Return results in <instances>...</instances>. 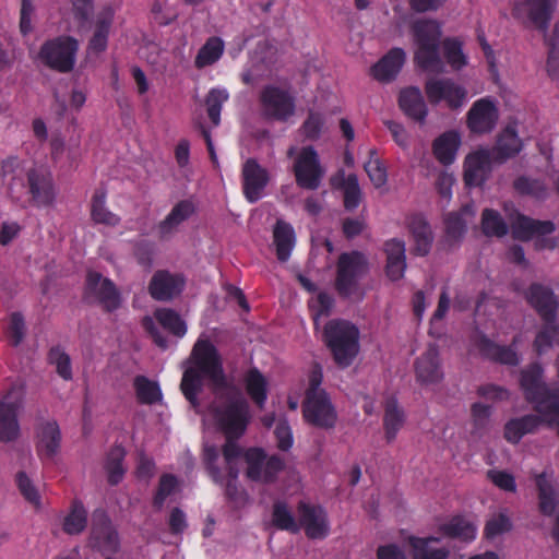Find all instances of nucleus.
Segmentation results:
<instances>
[{
    "label": "nucleus",
    "instance_id": "nucleus-28",
    "mask_svg": "<svg viewBox=\"0 0 559 559\" xmlns=\"http://www.w3.org/2000/svg\"><path fill=\"white\" fill-rule=\"evenodd\" d=\"M399 105L402 111L416 122L424 123L428 115V108L420 90L409 86L400 92Z\"/></svg>",
    "mask_w": 559,
    "mask_h": 559
},
{
    "label": "nucleus",
    "instance_id": "nucleus-60",
    "mask_svg": "<svg viewBox=\"0 0 559 559\" xmlns=\"http://www.w3.org/2000/svg\"><path fill=\"white\" fill-rule=\"evenodd\" d=\"M16 486L24 497V499L34 504L35 507L40 506V496L38 493L37 488L34 486L33 481L26 475L25 472H19L15 477Z\"/></svg>",
    "mask_w": 559,
    "mask_h": 559
},
{
    "label": "nucleus",
    "instance_id": "nucleus-19",
    "mask_svg": "<svg viewBox=\"0 0 559 559\" xmlns=\"http://www.w3.org/2000/svg\"><path fill=\"white\" fill-rule=\"evenodd\" d=\"M270 181L266 168L262 167L255 158H248L241 169L242 193L249 203L258 202L264 193Z\"/></svg>",
    "mask_w": 559,
    "mask_h": 559
},
{
    "label": "nucleus",
    "instance_id": "nucleus-33",
    "mask_svg": "<svg viewBox=\"0 0 559 559\" xmlns=\"http://www.w3.org/2000/svg\"><path fill=\"white\" fill-rule=\"evenodd\" d=\"M440 538L435 536L417 537L409 536L407 543L411 547L412 559H447L450 550L445 547L431 548L430 543H439Z\"/></svg>",
    "mask_w": 559,
    "mask_h": 559
},
{
    "label": "nucleus",
    "instance_id": "nucleus-17",
    "mask_svg": "<svg viewBox=\"0 0 559 559\" xmlns=\"http://www.w3.org/2000/svg\"><path fill=\"white\" fill-rule=\"evenodd\" d=\"M499 119V109L491 97H483L473 103L466 115V126L474 134L490 133Z\"/></svg>",
    "mask_w": 559,
    "mask_h": 559
},
{
    "label": "nucleus",
    "instance_id": "nucleus-39",
    "mask_svg": "<svg viewBox=\"0 0 559 559\" xmlns=\"http://www.w3.org/2000/svg\"><path fill=\"white\" fill-rule=\"evenodd\" d=\"M478 349L481 356L497 362L515 366L519 364L516 352L510 346H501L486 336H481L478 342Z\"/></svg>",
    "mask_w": 559,
    "mask_h": 559
},
{
    "label": "nucleus",
    "instance_id": "nucleus-16",
    "mask_svg": "<svg viewBox=\"0 0 559 559\" xmlns=\"http://www.w3.org/2000/svg\"><path fill=\"white\" fill-rule=\"evenodd\" d=\"M297 511L299 530L304 528L309 539H324L330 534V522L323 507L299 501Z\"/></svg>",
    "mask_w": 559,
    "mask_h": 559
},
{
    "label": "nucleus",
    "instance_id": "nucleus-38",
    "mask_svg": "<svg viewBox=\"0 0 559 559\" xmlns=\"http://www.w3.org/2000/svg\"><path fill=\"white\" fill-rule=\"evenodd\" d=\"M225 51V43L218 36L209 37L194 58V67L202 70L219 61Z\"/></svg>",
    "mask_w": 559,
    "mask_h": 559
},
{
    "label": "nucleus",
    "instance_id": "nucleus-31",
    "mask_svg": "<svg viewBox=\"0 0 559 559\" xmlns=\"http://www.w3.org/2000/svg\"><path fill=\"white\" fill-rule=\"evenodd\" d=\"M114 21L111 8H104L96 16L93 36L88 41V49L92 52L100 53L106 50L108 36Z\"/></svg>",
    "mask_w": 559,
    "mask_h": 559
},
{
    "label": "nucleus",
    "instance_id": "nucleus-63",
    "mask_svg": "<svg viewBox=\"0 0 559 559\" xmlns=\"http://www.w3.org/2000/svg\"><path fill=\"white\" fill-rule=\"evenodd\" d=\"M511 528L512 523L509 516L503 513H500L497 516H493L492 519L487 521L484 533L487 538H493L498 535L511 531Z\"/></svg>",
    "mask_w": 559,
    "mask_h": 559
},
{
    "label": "nucleus",
    "instance_id": "nucleus-56",
    "mask_svg": "<svg viewBox=\"0 0 559 559\" xmlns=\"http://www.w3.org/2000/svg\"><path fill=\"white\" fill-rule=\"evenodd\" d=\"M178 487V479L173 474H163L159 477L156 492L153 497V507L156 510H162L166 499L175 492Z\"/></svg>",
    "mask_w": 559,
    "mask_h": 559
},
{
    "label": "nucleus",
    "instance_id": "nucleus-46",
    "mask_svg": "<svg viewBox=\"0 0 559 559\" xmlns=\"http://www.w3.org/2000/svg\"><path fill=\"white\" fill-rule=\"evenodd\" d=\"M472 206L464 205L459 212H450L445 214L443 223L445 235L449 240L459 241L466 233V221L464 215L472 214Z\"/></svg>",
    "mask_w": 559,
    "mask_h": 559
},
{
    "label": "nucleus",
    "instance_id": "nucleus-9",
    "mask_svg": "<svg viewBox=\"0 0 559 559\" xmlns=\"http://www.w3.org/2000/svg\"><path fill=\"white\" fill-rule=\"evenodd\" d=\"M79 43L71 36L47 40L40 48L39 58L45 66L61 73L70 72L75 63Z\"/></svg>",
    "mask_w": 559,
    "mask_h": 559
},
{
    "label": "nucleus",
    "instance_id": "nucleus-58",
    "mask_svg": "<svg viewBox=\"0 0 559 559\" xmlns=\"http://www.w3.org/2000/svg\"><path fill=\"white\" fill-rule=\"evenodd\" d=\"M369 154V160L365 163L364 168L373 186L381 188L388 180L386 169L383 164L374 157L377 155L376 150H370Z\"/></svg>",
    "mask_w": 559,
    "mask_h": 559
},
{
    "label": "nucleus",
    "instance_id": "nucleus-48",
    "mask_svg": "<svg viewBox=\"0 0 559 559\" xmlns=\"http://www.w3.org/2000/svg\"><path fill=\"white\" fill-rule=\"evenodd\" d=\"M126 451L121 445L112 447L106 457L105 469L108 474V483L112 486L118 485L124 474L123 460Z\"/></svg>",
    "mask_w": 559,
    "mask_h": 559
},
{
    "label": "nucleus",
    "instance_id": "nucleus-42",
    "mask_svg": "<svg viewBox=\"0 0 559 559\" xmlns=\"http://www.w3.org/2000/svg\"><path fill=\"white\" fill-rule=\"evenodd\" d=\"M438 531L445 537L459 538L464 542H471L476 536V528L463 516H454L449 522L439 526Z\"/></svg>",
    "mask_w": 559,
    "mask_h": 559
},
{
    "label": "nucleus",
    "instance_id": "nucleus-50",
    "mask_svg": "<svg viewBox=\"0 0 559 559\" xmlns=\"http://www.w3.org/2000/svg\"><path fill=\"white\" fill-rule=\"evenodd\" d=\"M513 188L519 194L536 200H545L548 197V187L540 179L520 176L514 180Z\"/></svg>",
    "mask_w": 559,
    "mask_h": 559
},
{
    "label": "nucleus",
    "instance_id": "nucleus-59",
    "mask_svg": "<svg viewBox=\"0 0 559 559\" xmlns=\"http://www.w3.org/2000/svg\"><path fill=\"white\" fill-rule=\"evenodd\" d=\"M219 451L215 445H206L203 451V461L205 468L215 484L222 485L224 483V474L217 465Z\"/></svg>",
    "mask_w": 559,
    "mask_h": 559
},
{
    "label": "nucleus",
    "instance_id": "nucleus-23",
    "mask_svg": "<svg viewBox=\"0 0 559 559\" xmlns=\"http://www.w3.org/2000/svg\"><path fill=\"white\" fill-rule=\"evenodd\" d=\"M61 430L56 420L43 423L37 430L36 452L43 461H52L61 448Z\"/></svg>",
    "mask_w": 559,
    "mask_h": 559
},
{
    "label": "nucleus",
    "instance_id": "nucleus-27",
    "mask_svg": "<svg viewBox=\"0 0 559 559\" xmlns=\"http://www.w3.org/2000/svg\"><path fill=\"white\" fill-rule=\"evenodd\" d=\"M512 236L514 239L527 241L534 236L550 235L555 230V224L551 221H538L523 214H518L511 224Z\"/></svg>",
    "mask_w": 559,
    "mask_h": 559
},
{
    "label": "nucleus",
    "instance_id": "nucleus-24",
    "mask_svg": "<svg viewBox=\"0 0 559 559\" xmlns=\"http://www.w3.org/2000/svg\"><path fill=\"white\" fill-rule=\"evenodd\" d=\"M405 59L406 55L402 48H392L370 68V75L380 83H390L401 72Z\"/></svg>",
    "mask_w": 559,
    "mask_h": 559
},
{
    "label": "nucleus",
    "instance_id": "nucleus-64",
    "mask_svg": "<svg viewBox=\"0 0 559 559\" xmlns=\"http://www.w3.org/2000/svg\"><path fill=\"white\" fill-rule=\"evenodd\" d=\"M487 477L501 490L508 492H515L516 490L514 476L506 471L489 469L487 472Z\"/></svg>",
    "mask_w": 559,
    "mask_h": 559
},
{
    "label": "nucleus",
    "instance_id": "nucleus-20",
    "mask_svg": "<svg viewBox=\"0 0 559 559\" xmlns=\"http://www.w3.org/2000/svg\"><path fill=\"white\" fill-rule=\"evenodd\" d=\"M525 298L543 321L557 318L559 302L551 288L539 283H533L527 288Z\"/></svg>",
    "mask_w": 559,
    "mask_h": 559
},
{
    "label": "nucleus",
    "instance_id": "nucleus-26",
    "mask_svg": "<svg viewBox=\"0 0 559 559\" xmlns=\"http://www.w3.org/2000/svg\"><path fill=\"white\" fill-rule=\"evenodd\" d=\"M523 148L522 140L519 138L514 127L507 126L497 136L496 144L491 150L493 162L504 163L518 155Z\"/></svg>",
    "mask_w": 559,
    "mask_h": 559
},
{
    "label": "nucleus",
    "instance_id": "nucleus-6",
    "mask_svg": "<svg viewBox=\"0 0 559 559\" xmlns=\"http://www.w3.org/2000/svg\"><path fill=\"white\" fill-rule=\"evenodd\" d=\"M259 104L262 116L271 121L287 122L296 112L294 94L274 84H267L260 91Z\"/></svg>",
    "mask_w": 559,
    "mask_h": 559
},
{
    "label": "nucleus",
    "instance_id": "nucleus-45",
    "mask_svg": "<svg viewBox=\"0 0 559 559\" xmlns=\"http://www.w3.org/2000/svg\"><path fill=\"white\" fill-rule=\"evenodd\" d=\"M138 402L144 405L158 403L162 397V391L157 382L150 380L145 376H136L133 381Z\"/></svg>",
    "mask_w": 559,
    "mask_h": 559
},
{
    "label": "nucleus",
    "instance_id": "nucleus-4",
    "mask_svg": "<svg viewBox=\"0 0 559 559\" xmlns=\"http://www.w3.org/2000/svg\"><path fill=\"white\" fill-rule=\"evenodd\" d=\"M369 262L367 257L358 251L343 252L336 261L335 289L337 294L347 298L352 296L359 286V281L367 275Z\"/></svg>",
    "mask_w": 559,
    "mask_h": 559
},
{
    "label": "nucleus",
    "instance_id": "nucleus-52",
    "mask_svg": "<svg viewBox=\"0 0 559 559\" xmlns=\"http://www.w3.org/2000/svg\"><path fill=\"white\" fill-rule=\"evenodd\" d=\"M340 188L343 190L344 209L348 212L355 211L361 202V190L357 176L349 174L343 178Z\"/></svg>",
    "mask_w": 559,
    "mask_h": 559
},
{
    "label": "nucleus",
    "instance_id": "nucleus-11",
    "mask_svg": "<svg viewBox=\"0 0 559 559\" xmlns=\"http://www.w3.org/2000/svg\"><path fill=\"white\" fill-rule=\"evenodd\" d=\"M425 93L431 105L443 102L451 110L460 109L467 98V90L450 78L428 79L425 83Z\"/></svg>",
    "mask_w": 559,
    "mask_h": 559
},
{
    "label": "nucleus",
    "instance_id": "nucleus-44",
    "mask_svg": "<svg viewBox=\"0 0 559 559\" xmlns=\"http://www.w3.org/2000/svg\"><path fill=\"white\" fill-rule=\"evenodd\" d=\"M534 409L545 417L559 418V388L547 386L532 402Z\"/></svg>",
    "mask_w": 559,
    "mask_h": 559
},
{
    "label": "nucleus",
    "instance_id": "nucleus-30",
    "mask_svg": "<svg viewBox=\"0 0 559 559\" xmlns=\"http://www.w3.org/2000/svg\"><path fill=\"white\" fill-rule=\"evenodd\" d=\"M406 416L404 409L399 405L394 395H390L384 401L383 429L386 442L395 440L399 431L405 423Z\"/></svg>",
    "mask_w": 559,
    "mask_h": 559
},
{
    "label": "nucleus",
    "instance_id": "nucleus-7",
    "mask_svg": "<svg viewBox=\"0 0 559 559\" xmlns=\"http://www.w3.org/2000/svg\"><path fill=\"white\" fill-rule=\"evenodd\" d=\"M25 385L21 381L13 382L0 401V441L8 443L20 436L17 414L23 405Z\"/></svg>",
    "mask_w": 559,
    "mask_h": 559
},
{
    "label": "nucleus",
    "instance_id": "nucleus-47",
    "mask_svg": "<svg viewBox=\"0 0 559 559\" xmlns=\"http://www.w3.org/2000/svg\"><path fill=\"white\" fill-rule=\"evenodd\" d=\"M272 524L281 531L293 534L299 533L298 521L284 501H276L272 508Z\"/></svg>",
    "mask_w": 559,
    "mask_h": 559
},
{
    "label": "nucleus",
    "instance_id": "nucleus-12",
    "mask_svg": "<svg viewBox=\"0 0 559 559\" xmlns=\"http://www.w3.org/2000/svg\"><path fill=\"white\" fill-rule=\"evenodd\" d=\"M414 373L416 382L420 385H436L443 381L444 371L439 346L429 343L414 361Z\"/></svg>",
    "mask_w": 559,
    "mask_h": 559
},
{
    "label": "nucleus",
    "instance_id": "nucleus-18",
    "mask_svg": "<svg viewBox=\"0 0 559 559\" xmlns=\"http://www.w3.org/2000/svg\"><path fill=\"white\" fill-rule=\"evenodd\" d=\"M90 544L99 551L117 552L119 549L118 532L107 513L102 509L93 512Z\"/></svg>",
    "mask_w": 559,
    "mask_h": 559
},
{
    "label": "nucleus",
    "instance_id": "nucleus-2",
    "mask_svg": "<svg viewBox=\"0 0 559 559\" xmlns=\"http://www.w3.org/2000/svg\"><path fill=\"white\" fill-rule=\"evenodd\" d=\"M416 51L414 61L426 72L442 73L444 63L440 56L442 46L443 57L453 70H461L467 63L463 52L462 43L456 38L448 37L441 43V27L433 20H419L412 26Z\"/></svg>",
    "mask_w": 559,
    "mask_h": 559
},
{
    "label": "nucleus",
    "instance_id": "nucleus-53",
    "mask_svg": "<svg viewBox=\"0 0 559 559\" xmlns=\"http://www.w3.org/2000/svg\"><path fill=\"white\" fill-rule=\"evenodd\" d=\"M228 93L222 88H211L205 96V106L209 119L214 126L221 122V111L223 104L228 100Z\"/></svg>",
    "mask_w": 559,
    "mask_h": 559
},
{
    "label": "nucleus",
    "instance_id": "nucleus-61",
    "mask_svg": "<svg viewBox=\"0 0 559 559\" xmlns=\"http://www.w3.org/2000/svg\"><path fill=\"white\" fill-rule=\"evenodd\" d=\"M7 335L12 346H19L25 336V321L21 312H13L10 317Z\"/></svg>",
    "mask_w": 559,
    "mask_h": 559
},
{
    "label": "nucleus",
    "instance_id": "nucleus-34",
    "mask_svg": "<svg viewBox=\"0 0 559 559\" xmlns=\"http://www.w3.org/2000/svg\"><path fill=\"white\" fill-rule=\"evenodd\" d=\"M460 145V134L456 131H447L433 141L432 152L442 165L448 166L454 162Z\"/></svg>",
    "mask_w": 559,
    "mask_h": 559
},
{
    "label": "nucleus",
    "instance_id": "nucleus-5",
    "mask_svg": "<svg viewBox=\"0 0 559 559\" xmlns=\"http://www.w3.org/2000/svg\"><path fill=\"white\" fill-rule=\"evenodd\" d=\"M214 418L225 437L240 438L250 421V408L240 394L229 397L226 403L213 409Z\"/></svg>",
    "mask_w": 559,
    "mask_h": 559
},
{
    "label": "nucleus",
    "instance_id": "nucleus-29",
    "mask_svg": "<svg viewBox=\"0 0 559 559\" xmlns=\"http://www.w3.org/2000/svg\"><path fill=\"white\" fill-rule=\"evenodd\" d=\"M535 485L538 496V509L542 514L550 516L558 506V492L552 479L546 472L535 475Z\"/></svg>",
    "mask_w": 559,
    "mask_h": 559
},
{
    "label": "nucleus",
    "instance_id": "nucleus-57",
    "mask_svg": "<svg viewBox=\"0 0 559 559\" xmlns=\"http://www.w3.org/2000/svg\"><path fill=\"white\" fill-rule=\"evenodd\" d=\"M48 361L56 366L57 373L66 381L72 379L70 356L60 347H51L48 353Z\"/></svg>",
    "mask_w": 559,
    "mask_h": 559
},
{
    "label": "nucleus",
    "instance_id": "nucleus-40",
    "mask_svg": "<svg viewBox=\"0 0 559 559\" xmlns=\"http://www.w3.org/2000/svg\"><path fill=\"white\" fill-rule=\"evenodd\" d=\"M246 391L253 403L263 408L267 399V381L261 371L253 367L245 376Z\"/></svg>",
    "mask_w": 559,
    "mask_h": 559
},
{
    "label": "nucleus",
    "instance_id": "nucleus-41",
    "mask_svg": "<svg viewBox=\"0 0 559 559\" xmlns=\"http://www.w3.org/2000/svg\"><path fill=\"white\" fill-rule=\"evenodd\" d=\"M86 526L87 510L81 500L74 499L63 519L62 530L68 535H79L85 531Z\"/></svg>",
    "mask_w": 559,
    "mask_h": 559
},
{
    "label": "nucleus",
    "instance_id": "nucleus-13",
    "mask_svg": "<svg viewBox=\"0 0 559 559\" xmlns=\"http://www.w3.org/2000/svg\"><path fill=\"white\" fill-rule=\"evenodd\" d=\"M92 297L106 312H114L121 306V295L115 283L97 272H88L86 276L85 298Z\"/></svg>",
    "mask_w": 559,
    "mask_h": 559
},
{
    "label": "nucleus",
    "instance_id": "nucleus-35",
    "mask_svg": "<svg viewBox=\"0 0 559 559\" xmlns=\"http://www.w3.org/2000/svg\"><path fill=\"white\" fill-rule=\"evenodd\" d=\"M543 367L533 362L521 371L520 384L527 402H532L548 385L543 381Z\"/></svg>",
    "mask_w": 559,
    "mask_h": 559
},
{
    "label": "nucleus",
    "instance_id": "nucleus-15",
    "mask_svg": "<svg viewBox=\"0 0 559 559\" xmlns=\"http://www.w3.org/2000/svg\"><path fill=\"white\" fill-rule=\"evenodd\" d=\"M27 192L31 204L35 207L51 206L57 197L52 175L45 168H31L27 174Z\"/></svg>",
    "mask_w": 559,
    "mask_h": 559
},
{
    "label": "nucleus",
    "instance_id": "nucleus-54",
    "mask_svg": "<svg viewBox=\"0 0 559 559\" xmlns=\"http://www.w3.org/2000/svg\"><path fill=\"white\" fill-rule=\"evenodd\" d=\"M158 323L177 337L187 333V325L180 316L171 309H160L155 312Z\"/></svg>",
    "mask_w": 559,
    "mask_h": 559
},
{
    "label": "nucleus",
    "instance_id": "nucleus-43",
    "mask_svg": "<svg viewBox=\"0 0 559 559\" xmlns=\"http://www.w3.org/2000/svg\"><path fill=\"white\" fill-rule=\"evenodd\" d=\"M543 322L544 324L536 334L533 343L534 350L539 356L546 354L555 344H559V324L557 318Z\"/></svg>",
    "mask_w": 559,
    "mask_h": 559
},
{
    "label": "nucleus",
    "instance_id": "nucleus-22",
    "mask_svg": "<svg viewBox=\"0 0 559 559\" xmlns=\"http://www.w3.org/2000/svg\"><path fill=\"white\" fill-rule=\"evenodd\" d=\"M183 287L185 280L181 275L159 270L151 278L148 293L155 300L168 301L179 295Z\"/></svg>",
    "mask_w": 559,
    "mask_h": 559
},
{
    "label": "nucleus",
    "instance_id": "nucleus-49",
    "mask_svg": "<svg viewBox=\"0 0 559 559\" xmlns=\"http://www.w3.org/2000/svg\"><path fill=\"white\" fill-rule=\"evenodd\" d=\"M481 231L487 237L502 238L508 234V225L498 211L485 209L481 213Z\"/></svg>",
    "mask_w": 559,
    "mask_h": 559
},
{
    "label": "nucleus",
    "instance_id": "nucleus-36",
    "mask_svg": "<svg viewBox=\"0 0 559 559\" xmlns=\"http://www.w3.org/2000/svg\"><path fill=\"white\" fill-rule=\"evenodd\" d=\"M409 231L415 242V253L426 255L432 245V231L430 225L421 215H414L409 221Z\"/></svg>",
    "mask_w": 559,
    "mask_h": 559
},
{
    "label": "nucleus",
    "instance_id": "nucleus-1",
    "mask_svg": "<svg viewBox=\"0 0 559 559\" xmlns=\"http://www.w3.org/2000/svg\"><path fill=\"white\" fill-rule=\"evenodd\" d=\"M185 366L180 390L193 408L200 406L199 394L205 380L216 395L233 388L225 373L222 355L209 338L195 341Z\"/></svg>",
    "mask_w": 559,
    "mask_h": 559
},
{
    "label": "nucleus",
    "instance_id": "nucleus-55",
    "mask_svg": "<svg viewBox=\"0 0 559 559\" xmlns=\"http://www.w3.org/2000/svg\"><path fill=\"white\" fill-rule=\"evenodd\" d=\"M325 127V118L324 116L314 110H309L307 118L300 126V134L309 141H317Z\"/></svg>",
    "mask_w": 559,
    "mask_h": 559
},
{
    "label": "nucleus",
    "instance_id": "nucleus-8",
    "mask_svg": "<svg viewBox=\"0 0 559 559\" xmlns=\"http://www.w3.org/2000/svg\"><path fill=\"white\" fill-rule=\"evenodd\" d=\"M557 0H518L512 15L526 28H533L545 36L550 26Z\"/></svg>",
    "mask_w": 559,
    "mask_h": 559
},
{
    "label": "nucleus",
    "instance_id": "nucleus-21",
    "mask_svg": "<svg viewBox=\"0 0 559 559\" xmlns=\"http://www.w3.org/2000/svg\"><path fill=\"white\" fill-rule=\"evenodd\" d=\"M488 150H479L466 156L464 182L467 187H480L487 180L493 158Z\"/></svg>",
    "mask_w": 559,
    "mask_h": 559
},
{
    "label": "nucleus",
    "instance_id": "nucleus-25",
    "mask_svg": "<svg viewBox=\"0 0 559 559\" xmlns=\"http://www.w3.org/2000/svg\"><path fill=\"white\" fill-rule=\"evenodd\" d=\"M195 213V205L191 200H181L177 202L166 217L157 225L159 239L170 238L178 227L188 221Z\"/></svg>",
    "mask_w": 559,
    "mask_h": 559
},
{
    "label": "nucleus",
    "instance_id": "nucleus-51",
    "mask_svg": "<svg viewBox=\"0 0 559 559\" xmlns=\"http://www.w3.org/2000/svg\"><path fill=\"white\" fill-rule=\"evenodd\" d=\"M243 459L247 464V477L253 481H261L265 466V451L262 448H249L243 452Z\"/></svg>",
    "mask_w": 559,
    "mask_h": 559
},
{
    "label": "nucleus",
    "instance_id": "nucleus-3",
    "mask_svg": "<svg viewBox=\"0 0 559 559\" xmlns=\"http://www.w3.org/2000/svg\"><path fill=\"white\" fill-rule=\"evenodd\" d=\"M358 328L349 321L333 319L326 322L322 340L337 367H349L359 353Z\"/></svg>",
    "mask_w": 559,
    "mask_h": 559
},
{
    "label": "nucleus",
    "instance_id": "nucleus-14",
    "mask_svg": "<svg viewBox=\"0 0 559 559\" xmlns=\"http://www.w3.org/2000/svg\"><path fill=\"white\" fill-rule=\"evenodd\" d=\"M304 419L321 429H332L337 420V413L329 394L305 396L302 402Z\"/></svg>",
    "mask_w": 559,
    "mask_h": 559
},
{
    "label": "nucleus",
    "instance_id": "nucleus-10",
    "mask_svg": "<svg viewBox=\"0 0 559 559\" xmlns=\"http://www.w3.org/2000/svg\"><path fill=\"white\" fill-rule=\"evenodd\" d=\"M293 174L300 189L313 191L320 187L325 170L313 146L300 148L293 164Z\"/></svg>",
    "mask_w": 559,
    "mask_h": 559
},
{
    "label": "nucleus",
    "instance_id": "nucleus-62",
    "mask_svg": "<svg viewBox=\"0 0 559 559\" xmlns=\"http://www.w3.org/2000/svg\"><path fill=\"white\" fill-rule=\"evenodd\" d=\"M276 447L281 451H289L294 443L292 428L286 419H280L274 429Z\"/></svg>",
    "mask_w": 559,
    "mask_h": 559
},
{
    "label": "nucleus",
    "instance_id": "nucleus-37",
    "mask_svg": "<svg viewBox=\"0 0 559 559\" xmlns=\"http://www.w3.org/2000/svg\"><path fill=\"white\" fill-rule=\"evenodd\" d=\"M107 192L103 187L97 188L91 200V218L95 224L115 227L119 225L120 217L106 206Z\"/></svg>",
    "mask_w": 559,
    "mask_h": 559
},
{
    "label": "nucleus",
    "instance_id": "nucleus-32",
    "mask_svg": "<svg viewBox=\"0 0 559 559\" xmlns=\"http://www.w3.org/2000/svg\"><path fill=\"white\" fill-rule=\"evenodd\" d=\"M273 240L278 261L286 262L296 242L294 227L283 219H277L273 229Z\"/></svg>",
    "mask_w": 559,
    "mask_h": 559
}]
</instances>
